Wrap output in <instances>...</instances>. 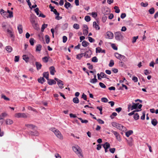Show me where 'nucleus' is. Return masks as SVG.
Instances as JSON below:
<instances>
[{
	"mask_svg": "<svg viewBox=\"0 0 158 158\" xmlns=\"http://www.w3.org/2000/svg\"><path fill=\"white\" fill-rule=\"evenodd\" d=\"M100 75H101V77L102 78H106L107 79L109 80V78L107 77V75L105 74L103 72H101Z\"/></svg>",
	"mask_w": 158,
	"mask_h": 158,
	"instance_id": "obj_39",
	"label": "nucleus"
},
{
	"mask_svg": "<svg viewBox=\"0 0 158 158\" xmlns=\"http://www.w3.org/2000/svg\"><path fill=\"white\" fill-rule=\"evenodd\" d=\"M77 118L81 121L82 123H87L88 122V121L87 120H83L81 118Z\"/></svg>",
	"mask_w": 158,
	"mask_h": 158,
	"instance_id": "obj_38",
	"label": "nucleus"
},
{
	"mask_svg": "<svg viewBox=\"0 0 158 158\" xmlns=\"http://www.w3.org/2000/svg\"><path fill=\"white\" fill-rule=\"evenodd\" d=\"M89 43L85 40H84L82 43V45L84 47H86L89 45Z\"/></svg>",
	"mask_w": 158,
	"mask_h": 158,
	"instance_id": "obj_29",
	"label": "nucleus"
},
{
	"mask_svg": "<svg viewBox=\"0 0 158 158\" xmlns=\"http://www.w3.org/2000/svg\"><path fill=\"white\" fill-rule=\"evenodd\" d=\"M106 35L107 36L106 37V39H112L114 37V35L113 33L111 31H107L106 33Z\"/></svg>",
	"mask_w": 158,
	"mask_h": 158,
	"instance_id": "obj_6",
	"label": "nucleus"
},
{
	"mask_svg": "<svg viewBox=\"0 0 158 158\" xmlns=\"http://www.w3.org/2000/svg\"><path fill=\"white\" fill-rule=\"evenodd\" d=\"M6 50L9 52H10L12 50V47L10 46H8L6 47Z\"/></svg>",
	"mask_w": 158,
	"mask_h": 158,
	"instance_id": "obj_34",
	"label": "nucleus"
},
{
	"mask_svg": "<svg viewBox=\"0 0 158 158\" xmlns=\"http://www.w3.org/2000/svg\"><path fill=\"white\" fill-rule=\"evenodd\" d=\"M42 46L40 44H38L36 46L35 51L36 52H40L41 50Z\"/></svg>",
	"mask_w": 158,
	"mask_h": 158,
	"instance_id": "obj_18",
	"label": "nucleus"
},
{
	"mask_svg": "<svg viewBox=\"0 0 158 158\" xmlns=\"http://www.w3.org/2000/svg\"><path fill=\"white\" fill-rule=\"evenodd\" d=\"M107 19V17L106 16L104 15L103 16L102 18V21L103 23H105Z\"/></svg>",
	"mask_w": 158,
	"mask_h": 158,
	"instance_id": "obj_64",
	"label": "nucleus"
},
{
	"mask_svg": "<svg viewBox=\"0 0 158 158\" xmlns=\"http://www.w3.org/2000/svg\"><path fill=\"white\" fill-rule=\"evenodd\" d=\"M117 115V114L116 112H113L110 115V117L112 118H113L114 116H116Z\"/></svg>",
	"mask_w": 158,
	"mask_h": 158,
	"instance_id": "obj_62",
	"label": "nucleus"
},
{
	"mask_svg": "<svg viewBox=\"0 0 158 158\" xmlns=\"http://www.w3.org/2000/svg\"><path fill=\"white\" fill-rule=\"evenodd\" d=\"M117 128L119 130L123 131H124L126 129V128L125 127L119 124L118 125Z\"/></svg>",
	"mask_w": 158,
	"mask_h": 158,
	"instance_id": "obj_15",
	"label": "nucleus"
},
{
	"mask_svg": "<svg viewBox=\"0 0 158 158\" xmlns=\"http://www.w3.org/2000/svg\"><path fill=\"white\" fill-rule=\"evenodd\" d=\"M115 56L120 60L124 61L126 59V57L124 56L119 54L117 53L115 54Z\"/></svg>",
	"mask_w": 158,
	"mask_h": 158,
	"instance_id": "obj_5",
	"label": "nucleus"
},
{
	"mask_svg": "<svg viewBox=\"0 0 158 158\" xmlns=\"http://www.w3.org/2000/svg\"><path fill=\"white\" fill-rule=\"evenodd\" d=\"M114 8L115 10V13H119L120 10L117 6H115Z\"/></svg>",
	"mask_w": 158,
	"mask_h": 158,
	"instance_id": "obj_46",
	"label": "nucleus"
},
{
	"mask_svg": "<svg viewBox=\"0 0 158 158\" xmlns=\"http://www.w3.org/2000/svg\"><path fill=\"white\" fill-rule=\"evenodd\" d=\"M48 80V81L47 82L50 85L56 84V81L53 79H49V80Z\"/></svg>",
	"mask_w": 158,
	"mask_h": 158,
	"instance_id": "obj_13",
	"label": "nucleus"
},
{
	"mask_svg": "<svg viewBox=\"0 0 158 158\" xmlns=\"http://www.w3.org/2000/svg\"><path fill=\"white\" fill-rule=\"evenodd\" d=\"M73 102L75 103H78L79 102V101L77 97H75L73 98Z\"/></svg>",
	"mask_w": 158,
	"mask_h": 158,
	"instance_id": "obj_40",
	"label": "nucleus"
},
{
	"mask_svg": "<svg viewBox=\"0 0 158 158\" xmlns=\"http://www.w3.org/2000/svg\"><path fill=\"white\" fill-rule=\"evenodd\" d=\"M151 123L154 126H156L157 123V121L156 119H154L152 120Z\"/></svg>",
	"mask_w": 158,
	"mask_h": 158,
	"instance_id": "obj_32",
	"label": "nucleus"
},
{
	"mask_svg": "<svg viewBox=\"0 0 158 158\" xmlns=\"http://www.w3.org/2000/svg\"><path fill=\"white\" fill-rule=\"evenodd\" d=\"M127 142L128 144L130 146H131L132 144L133 139L131 137L128 140H127Z\"/></svg>",
	"mask_w": 158,
	"mask_h": 158,
	"instance_id": "obj_23",
	"label": "nucleus"
},
{
	"mask_svg": "<svg viewBox=\"0 0 158 158\" xmlns=\"http://www.w3.org/2000/svg\"><path fill=\"white\" fill-rule=\"evenodd\" d=\"M114 64V61L113 60H111L109 64V66L110 67H112Z\"/></svg>",
	"mask_w": 158,
	"mask_h": 158,
	"instance_id": "obj_58",
	"label": "nucleus"
},
{
	"mask_svg": "<svg viewBox=\"0 0 158 158\" xmlns=\"http://www.w3.org/2000/svg\"><path fill=\"white\" fill-rule=\"evenodd\" d=\"M83 35H86L88 33V30L83 29Z\"/></svg>",
	"mask_w": 158,
	"mask_h": 158,
	"instance_id": "obj_56",
	"label": "nucleus"
},
{
	"mask_svg": "<svg viewBox=\"0 0 158 158\" xmlns=\"http://www.w3.org/2000/svg\"><path fill=\"white\" fill-rule=\"evenodd\" d=\"M48 26L47 24H45V23L43 24L42 25L41 27V31H43L44 30V29L47 27Z\"/></svg>",
	"mask_w": 158,
	"mask_h": 158,
	"instance_id": "obj_45",
	"label": "nucleus"
},
{
	"mask_svg": "<svg viewBox=\"0 0 158 158\" xmlns=\"http://www.w3.org/2000/svg\"><path fill=\"white\" fill-rule=\"evenodd\" d=\"M84 56L86 58H90L92 54V51L90 50H89L88 51L84 53Z\"/></svg>",
	"mask_w": 158,
	"mask_h": 158,
	"instance_id": "obj_8",
	"label": "nucleus"
},
{
	"mask_svg": "<svg viewBox=\"0 0 158 158\" xmlns=\"http://www.w3.org/2000/svg\"><path fill=\"white\" fill-rule=\"evenodd\" d=\"M1 98L6 101H9L10 100L9 98L6 97L5 95L3 94L1 95Z\"/></svg>",
	"mask_w": 158,
	"mask_h": 158,
	"instance_id": "obj_52",
	"label": "nucleus"
},
{
	"mask_svg": "<svg viewBox=\"0 0 158 158\" xmlns=\"http://www.w3.org/2000/svg\"><path fill=\"white\" fill-rule=\"evenodd\" d=\"M134 118L135 120H138L139 118V116L138 113H136L135 114H134Z\"/></svg>",
	"mask_w": 158,
	"mask_h": 158,
	"instance_id": "obj_51",
	"label": "nucleus"
},
{
	"mask_svg": "<svg viewBox=\"0 0 158 158\" xmlns=\"http://www.w3.org/2000/svg\"><path fill=\"white\" fill-rule=\"evenodd\" d=\"M93 27L95 28L96 30H99L100 29V27L97 24L96 22H94L93 23Z\"/></svg>",
	"mask_w": 158,
	"mask_h": 158,
	"instance_id": "obj_19",
	"label": "nucleus"
},
{
	"mask_svg": "<svg viewBox=\"0 0 158 158\" xmlns=\"http://www.w3.org/2000/svg\"><path fill=\"white\" fill-rule=\"evenodd\" d=\"M132 80L135 82H137L138 81L137 77L135 76H134L132 78Z\"/></svg>",
	"mask_w": 158,
	"mask_h": 158,
	"instance_id": "obj_63",
	"label": "nucleus"
},
{
	"mask_svg": "<svg viewBox=\"0 0 158 158\" xmlns=\"http://www.w3.org/2000/svg\"><path fill=\"white\" fill-rule=\"evenodd\" d=\"M73 150L79 156H82V155L81 153V150L79 147L77 146V147L73 146L72 147Z\"/></svg>",
	"mask_w": 158,
	"mask_h": 158,
	"instance_id": "obj_2",
	"label": "nucleus"
},
{
	"mask_svg": "<svg viewBox=\"0 0 158 158\" xmlns=\"http://www.w3.org/2000/svg\"><path fill=\"white\" fill-rule=\"evenodd\" d=\"M110 145L109 143L106 142L103 145L104 148H106V149H108L110 147Z\"/></svg>",
	"mask_w": 158,
	"mask_h": 158,
	"instance_id": "obj_27",
	"label": "nucleus"
},
{
	"mask_svg": "<svg viewBox=\"0 0 158 158\" xmlns=\"http://www.w3.org/2000/svg\"><path fill=\"white\" fill-rule=\"evenodd\" d=\"M17 28L19 33L20 34L22 33H23V27L22 25L20 24L19 25Z\"/></svg>",
	"mask_w": 158,
	"mask_h": 158,
	"instance_id": "obj_20",
	"label": "nucleus"
},
{
	"mask_svg": "<svg viewBox=\"0 0 158 158\" xmlns=\"http://www.w3.org/2000/svg\"><path fill=\"white\" fill-rule=\"evenodd\" d=\"M101 101L102 102H108V100L106 98H101Z\"/></svg>",
	"mask_w": 158,
	"mask_h": 158,
	"instance_id": "obj_60",
	"label": "nucleus"
},
{
	"mask_svg": "<svg viewBox=\"0 0 158 158\" xmlns=\"http://www.w3.org/2000/svg\"><path fill=\"white\" fill-rule=\"evenodd\" d=\"M15 117L18 118L22 117L26 118L27 117V116L24 113H18L15 114Z\"/></svg>",
	"mask_w": 158,
	"mask_h": 158,
	"instance_id": "obj_7",
	"label": "nucleus"
},
{
	"mask_svg": "<svg viewBox=\"0 0 158 158\" xmlns=\"http://www.w3.org/2000/svg\"><path fill=\"white\" fill-rule=\"evenodd\" d=\"M60 82L58 81L57 83L59 87L62 89L63 88V87H62V86L64 84L63 83V81L61 80H60Z\"/></svg>",
	"mask_w": 158,
	"mask_h": 158,
	"instance_id": "obj_31",
	"label": "nucleus"
},
{
	"mask_svg": "<svg viewBox=\"0 0 158 158\" xmlns=\"http://www.w3.org/2000/svg\"><path fill=\"white\" fill-rule=\"evenodd\" d=\"M54 13V14L56 15V19L58 20H59L60 19H62V17H60L59 16V13L57 11V10L56 9H55V10H54V11H53V12Z\"/></svg>",
	"mask_w": 158,
	"mask_h": 158,
	"instance_id": "obj_10",
	"label": "nucleus"
},
{
	"mask_svg": "<svg viewBox=\"0 0 158 158\" xmlns=\"http://www.w3.org/2000/svg\"><path fill=\"white\" fill-rule=\"evenodd\" d=\"M50 130L54 133L56 135L59 139H62L63 137L60 132L55 128H52Z\"/></svg>",
	"mask_w": 158,
	"mask_h": 158,
	"instance_id": "obj_1",
	"label": "nucleus"
},
{
	"mask_svg": "<svg viewBox=\"0 0 158 158\" xmlns=\"http://www.w3.org/2000/svg\"><path fill=\"white\" fill-rule=\"evenodd\" d=\"M7 31L10 35V37L12 38V40L14 41V36L13 33L11 31L8 29H7Z\"/></svg>",
	"mask_w": 158,
	"mask_h": 158,
	"instance_id": "obj_22",
	"label": "nucleus"
},
{
	"mask_svg": "<svg viewBox=\"0 0 158 158\" xmlns=\"http://www.w3.org/2000/svg\"><path fill=\"white\" fill-rule=\"evenodd\" d=\"M85 19L86 21L88 22L90 20V17L89 16L87 15L85 17Z\"/></svg>",
	"mask_w": 158,
	"mask_h": 158,
	"instance_id": "obj_53",
	"label": "nucleus"
},
{
	"mask_svg": "<svg viewBox=\"0 0 158 158\" xmlns=\"http://www.w3.org/2000/svg\"><path fill=\"white\" fill-rule=\"evenodd\" d=\"M84 54L82 53L77 55V58L79 60L81 59V57H82L83 56H84Z\"/></svg>",
	"mask_w": 158,
	"mask_h": 158,
	"instance_id": "obj_37",
	"label": "nucleus"
},
{
	"mask_svg": "<svg viewBox=\"0 0 158 158\" xmlns=\"http://www.w3.org/2000/svg\"><path fill=\"white\" fill-rule=\"evenodd\" d=\"M6 23L5 22H3L2 24V26L4 30H5L6 29Z\"/></svg>",
	"mask_w": 158,
	"mask_h": 158,
	"instance_id": "obj_50",
	"label": "nucleus"
},
{
	"mask_svg": "<svg viewBox=\"0 0 158 158\" xmlns=\"http://www.w3.org/2000/svg\"><path fill=\"white\" fill-rule=\"evenodd\" d=\"M155 11L154 8L153 7H152L149 10L148 12L150 14L152 15L154 13Z\"/></svg>",
	"mask_w": 158,
	"mask_h": 158,
	"instance_id": "obj_41",
	"label": "nucleus"
},
{
	"mask_svg": "<svg viewBox=\"0 0 158 158\" xmlns=\"http://www.w3.org/2000/svg\"><path fill=\"white\" fill-rule=\"evenodd\" d=\"M111 131L113 133L114 135L115 136L116 139L119 141H120L121 139L120 137V136L119 133L116 132L114 131L113 130H111Z\"/></svg>",
	"mask_w": 158,
	"mask_h": 158,
	"instance_id": "obj_9",
	"label": "nucleus"
},
{
	"mask_svg": "<svg viewBox=\"0 0 158 158\" xmlns=\"http://www.w3.org/2000/svg\"><path fill=\"white\" fill-rule=\"evenodd\" d=\"M7 115L6 113H3L0 115V119H2Z\"/></svg>",
	"mask_w": 158,
	"mask_h": 158,
	"instance_id": "obj_36",
	"label": "nucleus"
},
{
	"mask_svg": "<svg viewBox=\"0 0 158 158\" xmlns=\"http://www.w3.org/2000/svg\"><path fill=\"white\" fill-rule=\"evenodd\" d=\"M96 50L97 53H100L102 51V49L99 47H98L96 48Z\"/></svg>",
	"mask_w": 158,
	"mask_h": 158,
	"instance_id": "obj_59",
	"label": "nucleus"
},
{
	"mask_svg": "<svg viewBox=\"0 0 158 158\" xmlns=\"http://www.w3.org/2000/svg\"><path fill=\"white\" fill-rule=\"evenodd\" d=\"M6 123L7 124L11 125L12 124L13 122V121L9 119H7L6 120Z\"/></svg>",
	"mask_w": 158,
	"mask_h": 158,
	"instance_id": "obj_26",
	"label": "nucleus"
},
{
	"mask_svg": "<svg viewBox=\"0 0 158 158\" xmlns=\"http://www.w3.org/2000/svg\"><path fill=\"white\" fill-rule=\"evenodd\" d=\"M29 42L31 45L33 46L34 45V39L33 38H31L29 40Z\"/></svg>",
	"mask_w": 158,
	"mask_h": 158,
	"instance_id": "obj_54",
	"label": "nucleus"
},
{
	"mask_svg": "<svg viewBox=\"0 0 158 158\" xmlns=\"http://www.w3.org/2000/svg\"><path fill=\"white\" fill-rule=\"evenodd\" d=\"M65 3L64 6L66 8L68 9L69 7H71L72 8V6H71V4L69 2H67L66 0H65Z\"/></svg>",
	"mask_w": 158,
	"mask_h": 158,
	"instance_id": "obj_14",
	"label": "nucleus"
},
{
	"mask_svg": "<svg viewBox=\"0 0 158 158\" xmlns=\"http://www.w3.org/2000/svg\"><path fill=\"white\" fill-rule=\"evenodd\" d=\"M99 85L100 86L103 88H106V86L104 85V84L102 82H100L99 83Z\"/></svg>",
	"mask_w": 158,
	"mask_h": 158,
	"instance_id": "obj_61",
	"label": "nucleus"
},
{
	"mask_svg": "<svg viewBox=\"0 0 158 158\" xmlns=\"http://www.w3.org/2000/svg\"><path fill=\"white\" fill-rule=\"evenodd\" d=\"M45 38L46 39V43L47 44H48L50 41V38L48 35H46L45 36Z\"/></svg>",
	"mask_w": 158,
	"mask_h": 158,
	"instance_id": "obj_42",
	"label": "nucleus"
},
{
	"mask_svg": "<svg viewBox=\"0 0 158 158\" xmlns=\"http://www.w3.org/2000/svg\"><path fill=\"white\" fill-rule=\"evenodd\" d=\"M7 12L9 14V18H11L13 17V12L12 11L7 10Z\"/></svg>",
	"mask_w": 158,
	"mask_h": 158,
	"instance_id": "obj_49",
	"label": "nucleus"
},
{
	"mask_svg": "<svg viewBox=\"0 0 158 158\" xmlns=\"http://www.w3.org/2000/svg\"><path fill=\"white\" fill-rule=\"evenodd\" d=\"M132 104L133 105L132 106H131V104L128 105V112L130 111V110H132L134 109H136L137 108L138 106H137L136 104H135V103L133 102H132Z\"/></svg>",
	"mask_w": 158,
	"mask_h": 158,
	"instance_id": "obj_4",
	"label": "nucleus"
},
{
	"mask_svg": "<svg viewBox=\"0 0 158 158\" xmlns=\"http://www.w3.org/2000/svg\"><path fill=\"white\" fill-rule=\"evenodd\" d=\"M25 126L28 128H31L32 129H34L35 127V126L32 124H25Z\"/></svg>",
	"mask_w": 158,
	"mask_h": 158,
	"instance_id": "obj_24",
	"label": "nucleus"
},
{
	"mask_svg": "<svg viewBox=\"0 0 158 158\" xmlns=\"http://www.w3.org/2000/svg\"><path fill=\"white\" fill-rule=\"evenodd\" d=\"M23 58L26 62H27L29 58L26 55H24L23 56Z\"/></svg>",
	"mask_w": 158,
	"mask_h": 158,
	"instance_id": "obj_33",
	"label": "nucleus"
},
{
	"mask_svg": "<svg viewBox=\"0 0 158 158\" xmlns=\"http://www.w3.org/2000/svg\"><path fill=\"white\" fill-rule=\"evenodd\" d=\"M133 133V131L132 130H129L127 132H126V135L127 137H129V136L131 135Z\"/></svg>",
	"mask_w": 158,
	"mask_h": 158,
	"instance_id": "obj_30",
	"label": "nucleus"
},
{
	"mask_svg": "<svg viewBox=\"0 0 158 158\" xmlns=\"http://www.w3.org/2000/svg\"><path fill=\"white\" fill-rule=\"evenodd\" d=\"M38 82L41 84H43L44 82L46 81L44 79V77H40V78L38 79Z\"/></svg>",
	"mask_w": 158,
	"mask_h": 158,
	"instance_id": "obj_17",
	"label": "nucleus"
},
{
	"mask_svg": "<svg viewBox=\"0 0 158 158\" xmlns=\"http://www.w3.org/2000/svg\"><path fill=\"white\" fill-rule=\"evenodd\" d=\"M122 87H119V89H118L119 90H123V87L124 88H125V89L126 90L128 89V87L125 85L123 84H122Z\"/></svg>",
	"mask_w": 158,
	"mask_h": 158,
	"instance_id": "obj_44",
	"label": "nucleus"
},
{
	"mask_svg": "<svg viewBox=\"0 0 158 158\" xmlns=\"http://www.w3.org/2000/svg\"><path fill=\"white\" fill-rule=\"evenodd\" d=\"M98 81L97 79H90V82L91 83H95L98 82Z\"/></svg>",
	"mask_w": 158,
	"mask_h": 158,
	"instance_id": "obj_43",
	"label": "nucleus"
},
{
	"mask_svg": "<svg viewBox=\"0 0 158 158\" xmlns=\"http://www.w3.org/2000/svg\"><path fill=\"white\" fill-rule=\"evenodd\" d=\"M92 61L94 62H97L98 61V59L96 56H94L92 58Z\"/></svg>",
	"mask_w": 158,
	"mask_h": 158,
	"instance_id": "obj_57",
	"label": "nucleus"
},
{
	"mask_svg": "<svg viewBox=\"0 0 158 158\" xmlns=\"http://www.w3.org/2000/svg\"><path fill=\"white\" fill-rule=\"evenodd\" d=\"M115 38L116 40L119 41L123 38V36L120 31L116 32L114 33Z\"/></svg>",
	"mask_w": 158,
	"mask_h": 158,
	"instance_id": "obj_3",
	"label": "nucleus"
},
{
	"mask_svg": "<svg viewBox=\"0 0 158 158\" xmlns=\"http://www.w3.org/2000/svg\"><path fill=\"white\" fill-rule=\"evenodd\" d=\"M28 133L29 135L34 136H38L39 135V133L36 131H30L28 132Z\"/></svg>",
	"mask_w": 158,
	"mask_h": 158,
	"instance_id": "obj_11",
	"label": "nucleus"
},
{
	"mask_svg": "<svg viewBox=\"0 0 158 158\" xmlns=\"http://www.w3.org/2000/svg\"><path fill=\"white\" fill-rule=\"evenodd\" d=\"M30 21L32 25L36 22L35 21V18L34 17H31L30 19Z\"/></svg>",
	"mask_w": 158,
	"mask_h": 158,
	"instance_id": "obj_28",
	"label": "nucleus"
},
{
	"mask_svg": "<svg viewBox=\"0 0 158 158\" xmlns=\"http://www.w3.org/2000/svg\"><path fill=\"white\" fill-rule=\"evenodd\" d=\"M49 69L50 74L52 75H54L55 73L56 72L54 67L53 66H51L50 67Z\"/></svg>",
	"mask_w": 158,
	"mask_h": 158,
	"instance_id": "obj_12",
	"label": "nucleus"
},
{
	"mask_svg": "<svg viewBox=\"0 0 158 158\" xmlns=\"http://www.w3.org/2000/svg\"><path fill=\"white\" fill-rule=\"evenodd\" d=\"M42 60L44 62L47 63L48 61V58L47 57L45 56L42 58Z\"/></svg>",
	"mask_w": 158,
	"mask_h": 158,
	"instance_id": "obj_55",
	"label": "nucleus"
},
{
	"mask_svg": "<svg viewBox=\"0 0 158 158\" xmlns=\"http://www.w3.org/2000/svg\"><path fill=\"white\" fill-rule=\"evenodd\" d=\"M43 77H45L47 80H49V73L48 72H44L43 74Z\"/></svg>",
	"mask_w": 158,
	"mask_h": 158,
	"instance_id": "obj_16",
	"label": "nucleus"
},
{
	"mask_svg": "<svg viewBox=\"0 0 158 158\" xmlns=\"http://www.w3.org/2000/svg\"><path fill=\"white\" fill-rule=\"evenodd\" d=\"M119 123L115 122H113L111 123L112 125L114 127H115L116 128L117 127V126L118 125Z\"/></svg>",
	"mask_w": 158,
	"mask_h": 158,
	"instance_id": "obj_47",
	"label": "nucleus"
},
{
	"mask_svg": "<svg viewBox=\"0 0 158 158\" xmlns=\"http://www.w3.org/2000/svg\"><path fill=\"white\" fill-rule=\"evenodd\" d=\"M102 13L104 15H107L110 13L109 10L108 9H104L102 10Z\"/></svg>",
	"mask_w": 158,
	"mask_h": 158,
	"instance_id": "obj_35",
	"label": "nucleus"
},
{
	"mask_svg": "<svg viewBox=\"0 0 158 158\" xmlns=\"http://www.w3.org/2000/svg\"><path fill=\"white\" fill-rule=\"evenodd\" d=\"M73 27L76 29H78L80 28L79 25L78 24L75 23L73 25Z\"/></svg>",
	"mask_w": 158,
	"mask_h": 158,
	"instance_id": "obj_48",
	"label": "nucleus"
},
{
	"mask_svg": "<svg viewBox=\"0 0 158 158\" xmlns=\"http://www.w3.org/2000/svg\"><path fill=\"white\" fill-rule=\"evenodd\" d=\"M35 65L37 68V69L38 70L40 69L41 68L42 65L41 64L38 62H36L35 63Z\"/></svg>",
	"mask_w": 158,
	"mask_h": 158,
	"instance_id": "obj_21",
	"label": "nucleus"
},
{
	"mask_svg": "<svg viewBox=\"0 0 158 158\" xmlns=\"http://www.w3.org/2000/svg\"><path fill=\"white\" fill-rule=\"evenodd\" d=\"M32 25L34 29L36 30H39V25L37 22Z\"/></svg>",
	"mask_w": 158,
	"mask_h": 158,
	"instance_id": "obj_25",
	"label": "nucleus"
}]
</instances>
